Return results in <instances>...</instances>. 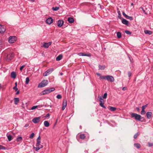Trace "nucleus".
I'll return each instance as SVG.
<instances>
[{
	"label": "nucleus",
	"instance_id": "obj_1",
	"mask_svg": "<svg viewBox=\"0 0 153 153\" xmlns=\"http://www.w3.org/2000/svg\"><path fill=\"white\" fill-rule=\"evenodd\" d=\"M48 83V81L47 80H44L42 81L38 85V88H42L45 86Z\"/></svg>",
	"mask_w": 153,
	"mask_h": 153
},
{
	"label": "nucleus",
	"instance_id": "obj_2",
	"mask_svg": "<svg viewBox=\"0 0 153 153\" xmlns=\"http://www.w3.org/2000/svg\"><path fill=\"white\" fill-rule=\"evenodd\" d=\"M131 115L132 117H134L136 120L140 121L142 118L141 116L140 115L136 113H132Z\"/></svg>",
	"mask_w": 153,
	"mask_h": 153
},
{
	"label": "nucleus",
	"instance_id": "obj_3",
	"mask_svg": "<svg viewBox=\"0 0 153 153\" xmlns=\"http://www.w3.org/2000/svg\"><path fill=\"white\" fill-rule=\"evenodd\" d=\"M105 79L111 82H113L114 80V77L110 75L105 76Z\"/></svg>",
	"mask_w": 153,
	"mask_h": 153
},
{
	"label": "nucleus",
	"instance_id": "obj_4",
	"mask_svg": "<svg viewBox=\"0 0 153 153\" xmlns=\"http://www.w3.org/2000/svg\"><path fill=\"white\" fill-rule=\"evenodd\" d=\"M14 56V54L13 53L8 54L7 55V60L9 61L11 60Z\"/></svg>",
	"mask_w": 153,
	"mask_h": 153
},
{
	"label": "nucleus",
	"instance_id": "obj_5",
	"mask_svg": "<svg viewBox=\"0 0 153 153\" xmlns=\"http://www.w3.org/2000/svg\"><path fill=\"white\" fill-rule=\"evenodd\" d=\"M53 69L52 68L48 69L45 72V73L43 75L44 76H47L48 75L51 73L53 71Z\"/></svg>",
	"mask_w": 153,
	"mask_h": 153
},
{
	"label": "nucleus",
	"instance_id": "obj_6",
	"mask_svg": "<svg viewBox=\"0 0 153 153\" xmlns=\"http://www.w3.org/2000/svg\"><path fill=\"white\" fill-rule=\"evenodd\" d=\"M51 44V42H44V44L42 46V47L45 48H48Z\"/></svg>",
	"mask_w": 153,
	"mask_h": 153
},
{
	"label": "nucleus",
	"instance_id": "obj_7",
	"mask_svg": "<svg viewBox=\"0 0 153 153\" xmlns=\"http://www.w3.org/2000/svg\"><path fill=\"white\" fill-rule=\"evenodd\" d=\"M41 137L39 135L36 140L37 143L36 144V146H42L40 144Z\"/></svg>",
	"mask_w": 153,
	"mask_h": 153
},
{
	"label": "nucleus",
	"instance_id": "obj_8",
	"mask_svg": "<svg viewBox=\"0 0 153 153\" xmlns=\"http://www.w3.org/2000/svg\"><path fill=\"white\" fill-rule=\"evenodd\" d=\"M41 119V117H36L34 118L32 120V121L33 123H38L40 120Z\"/></svg>",
	"mask_w": 153,
	"mask_h": 153
},
{
	"label": "nucleus",
	"instance_id": "obj_9",
	"mask_svg": "<svg viewBox=\"0 0 153 153\" xmlns=\"http://www.w3.org/2000/svg\"><path fill=\"white\" fill-rule=\"evenodd\" d=\"M53 19L51 17H49L46 20V23L50 25L53 23Z\"/></svg>",
	"mask_w": 153,
	"mask_h": 153
},
{
	"label": "nucleus",
	"instance_id": "obj_10",
	"mask_svg": "<svg viewBox=\"0 0 153 153\" xmlns=\"http://www.w3.org/2000/svg\"><path fill=\"white\" fill-rule=\"evenodd\" d=\"M6 30L5 28L3 25H0V33H3Z\"/></svg>",
	"mask_w": 153,
	"mask_h": 153
},
{
	"label": "nucleus",
	"instance_id": "obj_11",
	"mask_svg": "<svg viewBox=\"0 0 153 153\" xmlns=\"http://www.w3.org/2000/svg\"><path fill=\"white\" fill-rule=\"evenodd\" d=\"M64 22L62 20H59L58 22L57 25L59 27H62L63 24Z\"/></svg>",
	"mask_w": 153,
	"mask_h": 153
},
{
	"label": "nucleus",
	"instance_id": "obj_12",
	"mask_svg": "<svg viewBox=\"0 0 153 153\" xmlns=\"http://www.w3.org/2000/svg\"><path fill=\"white\" fill-rule=\"evenodd\" d=\"M78 55L80 56H87L89 57L90 56H91V54H86L83 53H78Z\"/></svg>",
	"mask_w": 153,
	"mask_h": 153
},
{
	"label": "nucleus",
	"instance_id": "obj_13",
	"mask_svg": "<svg viewBox=\"0 0 153 153\" xmlns=\"http://www.w3.org/2000/svg\"><path fill=\"white\" fill-rule=\"evenodd\" d=\"M48 91L47 89H45L43 91H42L41 92L40 94V95L42 96V95H45L46 94H48Z\"/></svg>",
	"mask_w": 153,
	"mask_h": 153
},
{
	"label": "nucleus",
	"instance_id": "obj_14",
	"mask_svg": "<svg viewBox=\"0 0 153 153\" xmlns=\"http://www.w3.org/2000/svg\"><path fill=\"white\" fill-rule=\"evenodd\" d=\"M122 23L126 25H128V21L124 19H123L122 20Z\"/></svg>",
	"mask_w": 153,
	"mask_h": 153
},
{
	"label": "nucleus",
	"instance_id": "obj_15",
	"mask_svg": "<svg viewBox=\"0 0 153 153\" xmlns=\"http://www.w3.org/2000/svg\"><path fill=\"white\" fill-rule=\"evenodd\" d=\"M11 77L13 79L15 78L16 76V73L14 71L12 72L11 73Z\"/></svg>",
	"mask_w": 153,
	"mask_h": 153
},
{
	"label": "nucleus",
	"instance_id": "obj_16",
	"mask_svg": "<svg viewBox=\"0 0 153 153\" xmlns=\"http://www.w3.org/2000/svg\"><path fill=\"white\" fill-rule=\"evenodd\" d=\"M68 20L69 22L71 23H73L74 22V20L73 18L69 17L68 18Z\"/></svg>",
	"mask_w": 153,
	"mask_h": 153
},
{
	"label": "nucleus",
	"instance_id": "obj_17",
	"mask_svg": "<svg viewBox=\"0 0 153 153\" xmlns=\"http://www.w3.org/2000/svg\"><path fill=\"white\" fill-rule=\"evenodd\" d=\"M152 115L151 112H148L146 113V116L148 119H150Z\"/></svg>",
	"mask_w": 153,
	"mask_h": 153
},
{
	"label": "nucleus",
	"instance_id": "obj_18",
	"mask_svg": "<svg viewBox=\"0 0 153 153\" xmlns=\"http://www.w3.org/2000/svg\"><path fill=\"white\" fill-rule=\"evenodd\" d=\"M44 125L46 127H48L50 125V124L49 122L47 120L45 121L44 122Z\"/></svg>",
	"mask_w": 153,
	"mask_h": 153
},
{
	"label": "nucleus",
	"instance_id": "obj_19",
	"mask_svg": "<svg viewBox=\"0 0 153 153\" xmlns=\"http://www.w3.org/2000/svg\"><path fill=\"white\" fill-rule=\"evenodd\" d=\"M62 58V54L59 55L56 58V60L57 61H59Z\"/></svg>",
	"mask_w": 153,
	"mask_h": 153
},
{
	"label": "nucleus",
	"instance_id": "obj_20",
	"mask_svg": "<svg viewBox=\"0 0 153 153\" xmlns=\"http://www.w3.org/2000/svg\"><path fill=\"white\" fill-rule=\"evenodd\" d=\"M14 104L16 105L18 104L19 102V99L18 98H14Z\"/></svg>",
	"mask_w": 153,
	"mask_h": 153
},
{
	"label": "nucleus",
	"instance_id": "obj_21",
	"mask_svg": "<svg viewBox=\"0 0 153 153\" xmlns=\"http://www.w3.org/2000/svg\"><path fill=\"white\" fill-rule=\"evenodd\" d=\"M16 39H8V42L10 43H12L16 42Z\"/></svg>",
	"mask_w": 153,
	"mask_h": 153
},
{
	"label": "nucleus",
	"instance_id": "obj_22",
	"mask_svg": "<svg viewBox=\"0 0 153 153\" xmlns=\"http://www.w3.org/2000/svg\"><path fill=\"white\" fill-rule=\"evenodd\" d=\"M144 32L146 34H148L149 35H151L152 34V32L150 30H145Z\"/></svg>",
	"mask_w": 153,
	"mask_h": 153
},
{
	"label": "nucleus",
	"instance_id": "obj_23",
	"mask_svg": "<svg viewBox=\"0 0 153 153\" xmlns=\"http://www.w3.org/2000/svg\"><path fill=\"white\" fill-rule=\"evenodd\" d=\"M105 68V66L104 65H99V69L103 70Z\"/></svg>",
	"mask_w": 153,
	"mask_h": 153
},
{
	"label": "nucleus",
	"instance_id": "obj_24",
	"mask_svg": "<svg viewBox=\"0 0 153 153\" xmlns=\"http://www.w3.org/2000/svg\"><path fill=\"white\" fill-rule=\"evenodd\" d=\"M134 145L138 149L140 148L141 147L139 143H135Z\"/></svg>",
	"mask_w": 153,
	"mask_h": 153
},
{
	"label": "nucleus",
	"instance_id": "obj_25",
	"mask_svg": "<svg viewBox=\"0 0 153 153\" xmlns=\"http://www.w3.org/2000/svg\"><path fill=\"white\" fill-rule=\"evenodd\" d=\"M43 147V146H36V151H38L40 149L42 148Z\"/></svg>",
	"mask_w": 153,
	"mask_h": 153
},
{
	"label": "nucleus",
	"instance_id": "obj_26",
	"mask_svg": "<svg viewBox=\"0 0 153 153\" xmlns=\"http://www.w3.org/2000/svg\"><path fill=\"white\" fill-rule=\"evenodd\" d=\"M79 137L81 139H84L85 138V136L84 134H81L80 135Z\"/></svg>",
	"mask_w": 153,
	"mask_h": 153
},
{
	"label": "nucleus",
	"instance_id": "obj_27",
	"mask_svg": "<svg viewBox=\"0 0 153 153\" xmlns=\"http://www.w3.org/2000/svg\"><path fill=\"white\" fill-rule=\"evenodd\" d=\"M116 109V108L115 107L112 106H111L109 109L111 111H114Z\"/></svg>",
	"mask_w": 153,
	"mask_h": 153
},
{
	"label": "nucleus",
	"instance_id": "obj_28",
	"mask_svg": "<svg viewBox=\"0 0 153 153\" xmlns=\"http://www.w3.org/2000/svg\"><path fill=\"white\" fill-rule=\"evenodd\" d=\"M98 98L99 99V101L100 102H104V100L102 99V98L101 96H99L98 97Z\"/></svg>",
	"mask_w": 153,
	"mask_h": 153
},
{
	"label": "nucleus",
	"instance_id": "obj_29",
	"mask_svg": "<svg viewBox=\"0 0 153 153\" xmlns=\"http://www.w3.org/2000/svg\"><path fill=\"white\" fill-rule=\"evenodd\" d=\"M7 139L9 141H10L12 139V136L10 135H9L7 136Z\"/></svg>",
	"mask_w": 153,
	"mask_h": 153
},
{
	"label": "nucleus",
	"instance_id": "obj_30",
	"mask_svg": "<svg viewBox=\"0 0 153 153\" xmlns=\"http://www.w3.org/2000/svg\"><path fill=\"white\" fill-rule=\"evenodd\" d=\"M22 137H17L16 139V140L17 141H22Z\"/></svg>",
	"mask_w": 153,
	"mask_h": 153
},
{
	"label": "nucleus",
	"instance_id": "obj_31",
	"mask_svg": "<svg viewBox=\"0 0 153 153\" xmlns=\"http://www.w3.org/2000/svg\"><path fill=\"white\" fill-rule=\"evenodd\" d=\"M117 36L118 38H120L121 36V33L120 32H118L117 33Z\"/></svg>",
	"mask_w": 153,
	"mask_h": 153
},
{
	"label": "nucleus",
	"instance_id": "obj_32",
	"mask_svg": "<svg viewBox=\"0 0 153 153\" xmlns=\"http://www.w3.org/2000/svg\"><path fill=\"white\" fill-rule=\"evenodd\" d=\"M104 102H100V105L102 107H103V108H106V107H105V106H104Z\"/></svg>",
	"mask_w": 153,
	"mask_h": 153
},
{
	"label": "nucleus",
	"instance_id": "obj_33",
	"mask_svg": "<svg viewBox=\"0 0 153 153\" xmlns=\"http://www.w3.org/2000/svg\"><path fill=\"white\" fill-rule=\"evenodd\" d=\"M30 81L29 78L28 77H27L26 78V81H25V83L26 84H28L29 83V81Z\"/></svg>",
	"mask_w": 153,
	"mask_h": 153
},
{
	"label": "nucleus",
	"instance_id": "obj_34",
	"mask_svg": "<svg viewBox=\"0 0 153 153\" xmlns=\"http://www.w3.org/2000/svg\"><path fill=\"white\" fill-rule=\"evenodd\" d=\"M139 134L138 132L137 133L135 134L134 135V139H136L137 137L139 136Z\"/></svg>",
	"mask_w": 153,
	"mask_h": 153
},
{
	"label": "nucleus",
	"instance_id": "obj_35",
	"mask_svg": "<svg viewBox=\"0 0 153 153\" xmlns=\"http://www.w3.org/2000/svg\"><path fill=\"white\" fill-rule=\"evenodd\" d=\"M59 9V7H55L52 8V10L54 11H57Z\"/></svg>",
	"mask_w": 153,
	"mask_h": 153
},
{
	"label": "nucleus",
	"instance_id": "obj_36",
	"mask_svg": "<svg viewBox=\"0 0 153 153\" xmlns=\"http://www.w3.org/2000/svg\"><path fill=\"white\" fill-rule=\"evenodd\" d=\"M148 106V104H146L145 105L143 106L142 107V110H144L145 108Z\"/></svg>",
	"mask_w": 153,
	"mask_h": 153
},
{
	"label": "nucleus",
	"instance_id": "obj_37",
	"mask_svg": "<svg viewBox=\"0 0 153 153\" xmlns=\"http://www.w3.org/2000/svg\"><path fill=\"white\" fill-rule=\"evenodd\" d=\"M67 101L66 100H64L63 102V106H66L67 105Z\"/></svg>",
	"mask_w": 153,
	"mask_h": 153
},
{
	"label": "nucleus",
	"instance_id": "obj_38",
	"mask_svg": "<svg viewBox=\"0 0 153 153\" xmlns=\"http://www.w3.org/2000/svg\"><path fill=\"white\" fill-rule=\"evenodd\" d=\"M34 136V134L33 133H32L30 134V136L29 137V138L30 139H32Z\"/></svg>",
	"mask_w": 153,
	"mask_h": 153
},
{
	"label": "nucleus",
	"instance_id": "obj_39",
	"mask_svg": "<svg viewBox=\"0 0 153 153\" xmlns=\"http://www.w3.org/2000/svg\"><path fill=\"white\" fill-rule=\"evenodd\" d=\"M146 113V112L145 111V110H142V111H141L140 113H141V114H142V115H144Z\"/></svg>",
	"mask_w": 153,
	"mask_h": 153
},
{
	"label": "nucleus",
	"instance_id": "obj_40",
	"mask_svg": "<svg viewBox=\"0 0 153 153\" xmlns=\"http://www.w3.org/2000/svg\"><path fill=\"white\" fill-rule=\"evenodd\" d=\"M105 79V76H100V79Z\"/></svg>",
	"mask_w": 153,
	"mask_h": 153
},
{
	"label": "nucleus",
	"instance_id": "obj_41",
	"mask_svg": "<svg viewBox=\"0 0 153 153\" xmlns=\"http://www.w3.org/2000/svg\"><path fill=\"white\" fill-rule=\"evenodd\" d=\"M107 94L106 93H104V94L103 96V98L105 99L107 97Z\"/></svg>",
	"mask_w": 153,
	"mask_h": 153
},
{
	"label": "nucleus",
	"instance_id": "obj_42",
	"mask_svg": "<svg viewBox=\"0 0 153 153\" xmlns=\"http://www.w3.org/2000/svg\"><path fill=\"white\" fill-rule=\"evenodd\" d=\"M125 32L126 33L128 34H131V32L128 30H125Z\"/></svg>",
	"mask_w": 153,
	"mask_h": 153
},
{
	"label": "nucleus",
	"instance_id": "obj_43",
	"mask_svg": "<svg viewBox=\"0 0 153 153\" xmlns=\"http://www.w3.org/2000/svg\"><path fill=\"white\" fill-rule=\"evenodd\" d=\"M62 97V96L60 94H58L56 96V98L58 99H60Z\"/></svg>",
	"mask_w": 153,
	"mask_h": 153
},
{
	"label": "nucleus",
	"instance_id": "obj_44",
	"mask_svg": "<svg viewBox=\"0 0 153 153\" xmlns=\"http://www.w3.org/2000/svg\"><path fill=\"white\" fill-rule=\"evenodd\" d=\"M148 144L149 147H152L153 146V143H148Z\"/></svg>",
	"mask_w": 153,
	"mask_h": 153
},
{
	"label": "nucleus",
	"instance_id": "obj_45",
	"mask_svg": "<svg viewBox=\"0 0 153 153\" xmlns=\"http://www.w3.org/2000/svg\"><path fill=\"white\" fill-rule=\"evenodd\" d=\"M6 148L5 147L2 145H0V149H5Z\"/></svg>",
	"mask_w": 153,
	"mask_h": 153
},
{
	"label": "nucleus",
	"instance_id": "obj_46",
	"mask_svg": "<svg viewBox=\"0 0 153 153\" xmlns=\"http://www.w3.org/2000/svg\"><path fill=\"white\" fill-rule=\"evenodd\" d=\"M126 18L128 19H129L130 20H133V18L131 16H128V17Z\"/></svg>",
	"mask_w": 153,
	"mask_h": 153
},
{
	"label": "nucleus",
	"instance_id": "obj_47",
	"mask_svg": "<svg viewBox=\"0 0 153 153\" xmlns=\"http://www.w3.org/2000/svg\"><path fill=\"white\" fill-rule=\"evenodd\" d=\"M37 107V106H33L31 108V110H34V109H35Z\"/></svg>",
	"mask_w": 153,
	"mask_h": 153
},
{
	"label": "nucleus",
	"instance_id": "obj_48",
	"mask_svg": "<svg viewBox=\"0 0 153 153\" xmlns=\"http://www.w3.org/2000/svg\"><path fill=\"white\" fill-rule=\"evenodd\" d=\"M123 16L126 18L128 17V16L126 15L124 12H123Z\"/></svg>",
	"mask_w": 153,
	"mask_h": 153
},
{
	"label": "nucleus",
	"instance_id": "obj_49",
	"mask_svg": "<svg viewBox=\"0 0 153 153\" xmlns=\"http://www.w3.org/2000/svg\"><path fill=\"white\" fill-rule=\"evenodd\" d=\"M13 89L15 90V91H16L18 90V88H17V86H15L13 87Z\"/></svg>",
	"mask_w": 153,
	"mask_h": 153
},
{
	"label": "nucleus",
	"instance_id": "obj_50",
	"mask_svg": "<svg viewBox=\"0 0 153 153\" xmlns=\"http://www.w3.org/2000/svg\"><path fill=\"white\" fill-rule=\"evenodd\" d=\"M25 65H24L21 66L20 68V71H22L23 68L25 67Z\"/></svg>",
	"mask_w": 153,
	"mask_h": 153
},
{
	"label": "nucleus",
	"instance_id": "obj_51",
	"mask_svg": "<svg viewBox=\"0 0 153 153\" xmlns=\"http://www.w3.org/2000/svg\"><path fill=\"white\" fill-rule=\"evenodd\" d=\"M128 76L129 77H130L131 75V73L129 71L128 73Z\"/></svg>",
	"mask_w": 153,
	"mask_h": 153
},
{
	"label": "nucleus",
	"instance_id": "obj_52",
	"mask_svg": "<svg viewBox=\"0 0 153 153\" xmlns=\"http://www.w3.org/2000/svg\"><path fill=\"white\" fill-rule=\"evenodd\" d=\"M118 13L119 15L118 17L120 18V16L121 14L120 13V11H119L117 12Z\"/></svg>",
	"mask_w": 153,
	"mask_h": 153
},
{
	"label": "nucleus",
	"instance_id": "obj_53",
	"mask_svg": "<svg viewBox=\"0 0 153 153\" xmlns=\"http://www.w3.org/2000/svg\"><path fill=\"white\" fill-rule=\"evenodd\" d=\"M50 89H51V91H50L52 92L54 91L55 90V88H50Z\"/></svg>",
	"mask_w": 153,
	"mask_h": 153
},
{
	"label": "nucleus",
	"instance_id": "obj_54",
	"mask_svg": "<svg viewBox=\"0 0 153 153\" xmlns=\"http://www.w3.org/2000/svg\"><path fill=\"white\" fill-rule=\"evenodd\" d=\"M50 115L49 113H48L47 114H46V115L45 116V117L47 118V117H49L50 116Z\"/></svg>",
	"mask_w": 153,
	"mask_h": 153
},
{
	"label": "nucleus",
	"instance_id": "obj_55",
	"mask_svg": "<svg viewBox=\"0 0 153 153\" xmlns=\"http://www.w3.org/2000/svg\"><path fill=\"white\" fill-rule=\"evenodd\" d=\"M122 90L123 91H125L127 90V88L126 87H124L123 88Z\"/></svg>",
	"mask_w": 153,
	"mask_h": 153
},
{
	"label": "nucleus",
	"instance_id": "obj_56",
	"mask_svg": "<svg viewBox=\"0 0 153 153\" xmlns=\"http://www.w3.org/2000/svg\"><path fill=\"white\" fill-rule=\"evenodd\" d=\"M65 107H66V106H62V110H64L65 109Z\"/></svg>",
	"mask_w": 153,
	"mask_h": 153
},
{
	"label": "nucleus",
	"instance_id": "obj_57",
	"mask_svg": "<svg viewBox=\"0 0 153 153\" xmlns=\"http://www.w3.org/2000/svg\"><path fill=\"white\" fill-rule=\"evenodd\" d=\"M15 36H10L9 37H8V38H15Z\"/></svg>",
	"mask_w": 153,
	"mask_h": 153
},
{
	"label": "nucleus",
	"instance_id": "obj_58",
	"mask_svg": "<svg viewBox=\"0 0 153 153\" xmlns=\"http://www.w3.org/2000/svg\"><path fill=\"white\" fill-rule=\"evenodd\" d=\"M29 126V124H26L24 126V127H27Z\"/></svg>",
	"mask_w": 153,
	"mask_h": 153
},
{
	"label": "nucleus",
	"instance_id": "obj_59",
	"mask_svg": "<svg viewBox=\"0 0 153 153\" xmlns=\"http://www.w3.org/2000/svg\"><path fill=\"white\" fill-rule=\"evenodd\" d=\"M136 109L138 111H140V109H139V108L138 107H136Z\"/></svg>",
	"mask_w": 153,
	"mask_h": 153
},
{
	"label": "nucleus",
	"instance_id": "obj_60",
	"mask_svg": "<svg viewBox=\"0 0 153 153\" xmlns=\"http://www.w3.org/2000/svg\"><path fill=\"white\" fill-rule=\"evenodd\" d=\"M47 90H48V91L49 93H50V92H52V91H51V89H50V88L47 89Z\"/></svg>",
	"mask_w": 153,
	"mask_h": 153
},
{
	"label": "nucleus",
	"instance_id": "obj_61",
	"mask_svg": "<svg viewBox=\"0 0 153 153\" xmlns=\"http://www.w3.org/2000/svg\"><path fill=\"white\" fill-rule=\"evenodd\" d=\"M2 43V41L0 39V45H1Z\"/></svg>",
	"mask_w": 153,
	"mask_h": 153
},
{
	"label": "nucleus",
	"instance_id": "obj_62",
	"mask_svg": "<svg viewBox=\"0 0 153 153\" xmlns=\"http://www.w3.org/2000/svg\"><path fill=\"white\" fill-rule=\"evenodd\" d=\"M2 87L1 84H0V91L1 90V89L2 88Z\"/></svg>",
	"mask_w": 153,
	"mask_h": 153
},
{
	"label": "nucleus",
	"instance_id": "obj_63",
	"mask_svg": "<svg viewBox=\"0 0 153 153\" xmlns=\"http://www.w3.org/2000/svg\"><path fill=\"white\" fill-rule=\"evenodd\" d=\"M96 74L98 76H101L100 74L99 73H97Z\"/></svg>",
	"mask_w": 153,
	"mask_h": 153
},
{
	"label": "nucleus",
	"instance_id": "obj_64",
	"mask_svg": "<svg viewBox=\"0 0 153 153\" xmlns=\"http://www.w3.org/2000/svg\"><path fill=\"white\" fill-rule=\"evenodd\" d=\"M19 91H18L16 93V94H19Z\"/></svg>",
	"mask_w": 153,
	"mask_h": 153
}]
</instances>
